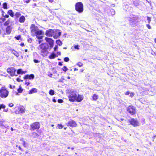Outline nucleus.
Here are the masks:
<instances>
[{
	"mask_svg": "<svg viewBox=\"0 0 156 156\" xmlns=\"http://www.w3.org/2000/svg\"><path fill=\"white\" fill-rule=\"evenodd\" d=\"M17 73L18 74L22 73H24L22 71L21 69H19L17 72Z\"/></svg>",
	"mask_w": 156,
	"mask_h": 156,
	"instance_id": "obj_31",
	"label": "nucleus"
},
{
	"mask_svg": "<svg viewBox=\"0 0 156 156\" xmlns=\"http://www.w3.org/2000/svg\"><path fill=\"white\" fill-rule=\"evenodd\" d=\"M130 94V97L131 98H132L134 95V94L133 92H130V93L129 94Z\"/></svg>",
	"mask_w": 156,
	"mask_h": 156,
	"instance_id": "obj_39",
	"label": "nucleus"
},
{
	"mask_svg": "<svg viewBox=\"0 0 156 156\" xmlns=\"http://www.w3.org/2000/svg\"><path fill=\"white\" fill-rule=\"evenodd\" d=\"M129 123L134 127L139 126H140V123L137 119H131L129 120Z\"/></svg>",
	"mask_w": 156,
	"mask_h": 156,
	"instance_id": "obj_5",
	"label": "nucleus"
},
{
	"mask_svg": "<svg viewBox=\"0 0 156 156\" xmlns=\"http://www.w3.org/2000/svg\"><path fill=\"white\" fill-rule=\"evenodd\" d=\"M16 70L12 67H11L7 69V71L8 73H9L11 76H14Z\"/></svg>",
	"mask_w": 156,
	"mask_h": 156,
	"instance_id": "obj_11",
	"label": "nucleus"
},
{
	"mask_svg": "<svg viewBox=\"0 0 156 156\" xmlns=\"http://www.w3.org/2000/svg\"><path fill=\"white\" fill-rule=\"evenodd\" d=\"M57 127L58 129H62L63 126L61 124H58Z\"/></svg>",
	"mask_w": 156,
	"mask_h": 156,
	"instance_id": "obj_36",
	"label": "nucleus"
},
{
	"mask_svg": "<svg viewBox=\"0 0 156 156\" xmlns=\"http://www.w3.org/2000/svg\"><path fill=\"white\" fill-rule=\"evenodd\" d=\"M25 108L23 107L20 106L17 108L16 109L15 113L16 114L23 113L25 112Z\"/></svg>",
	"mask_w": 156,
	"mask_h": 156,
	"instance_id": "obj_8",
	"label": "nucleus"
},
{
	"mask_svg": "<svg viewBox=\"0 0 156 156\" xmlns=\"http://www.w3.org/2000/svg\"><path fill=\"white\" fill-rule=\"evenodd\" d=\"M17 80L18 82H20V80L19 78H17Z\"/></svg>",
	"mask_w": 156,
	"mask_h": 156,
	"instance_id": "obj_58",
	"label": "nucleus"
},
{
	"mask_svg": "<svg viewBox=\"0 0 156 156\" xmlns=\"http://www.w3.org/2000/svg\"><path fill=\"white\" fill-rule=\"evenodd\" d=\"M57 30L55 34V35L53 37L55 39H57L59 37L61 34V32L59 31V30Z\"/></svg>",
	"mask_w": 156,
	"mask_h": 156,
	"instance_id": "obj_16",
	"label": "nucleus"
},
{
	"mask_svg": "<svg viewBox=\"0 0 156 156\" xmlns=\"http://www.w3.org/2000/svg\"><path fill=\"white\" fill-rule=\"evenodd\" d=\"M76 101L80 102L82 101L83 99V95L78 94L77 95V97L76 98Z\"/></svg>",
	"mask_w": 156,
	"mask_h": 156,
	"instance_id": "obj_14",
	"label": "nucleus"
},
{
	"mask_svg": "<svg viewBox=\"0 0 156 156\" xmlns=\"http://www.w3.org/2000/svg\"><path fill=\"white\" fill-rule=\"evenodd\" d=\"M34 76L33 74H31L30 75H27L24 77V79H29L33 80L34 79Z\"/></svg>",
	"mask_w": 156,
	"mask_h": 156,
	"instance_id": "obj_15",
	"label": "nucleus"
},
{
	"mask_svg": "<svg viewBox=\"0 0 156 156\" xmlns=\"http://www.w3.org/2000/svg\"><path fill=\"white\" fill-rule=\"evenodd\" d=\"M46 41L48 43L51 48H52L53 46L54 41L51 38H49L46 37L45 38Z\"/></svg>",
	"mask_w": 156,
	"mask_h": 156,
	"instance_id": "obj_13",
	"label": "nucleus"
},
{
	"mask_svg": "<svg viewBox=\"0 0 156 156\" xmlns=\"http://www.w3.org/2000/svg\"><path fill=\"white\" fill-rule=\"evenodd\" d=\"M25 20V18L23 16H21L19 19V22L20 23H23Z\"/></svg>",
	"mask_w": 156,
	"mask_h": 156,
	"instance_id": "obj_22",
	"label": "nucleus"
},
{
	"mask_svg": "<svg viewBox=\"0 0 156 156\" xmlns=\"http://www.w3.org/2000/svg\"><path fill=\"white\" fill-rule=\"evenodd\" d=\"M23 145L25 147H27V143H26L25 141H23Z\"/></svg>",
	"mask_w": 156,
	"mask_h": 156,
	"instance_id": "obj_40",
	"label": "nucleus"
},
{
	"mask_svg": "<svg viewBox=\"0 0 156 156\" xmlns=\"http://www.w3.org/2000/svg\"><path fill=\"white\" fill-rule=\"evenodd\" d=\"M8 111V109H5L4 110V111L5 112H7Z\"/></svg>",
	"mask_w": 156,
	"mask_h": 156,
	"instance_id": "obj_55",
	"label": "nucleus"
},
{
	"mask_svg": "<svg viewBox=\"0 0 156 156\" xmlns=\"http://www.w3.org/2000/svg\"><path fill=\"white\" fill-rule=\"evenodd\" d=\"M56 43L59 45H61L62 44V42L60 40H57L56 41Z\"/></svg>",
	"mask_w": 156,
	"mask_h": 156,
	"instance_id": "obj_26",
	"label": "nucleus"
},
{
	"mask_svg": "<svg viewBox=\"0 0 156 156\" xmlns=\"http://www.w3.org/2000/svg\"><path fill=\"white\" fill-rule=\"evenodd\" d=\"M57 31V30L55 29H49L46 31L45 35L49 37H52V36H54L55 35V33Z\"/></svg>",
	"mask_w": 156,
	"mask_h": 156,
	"instance_id": "obj_7",
	"label": "nucleus"
},
{
	"mask_svg": "<svg viewBox=\"0 0 156 156\" xmlns=\"http://www.w3.org/2000/svg\"><path fill=\"white\" fill-rule=\"evenodd\" d=\"M9 92L5 87H2L0 89V97L2 98H5L7 97Z\"/></svg>",
	"mask_w": 156,
	"mask_h": 156,
	"instance_id": "obj_3",
	"label": "nucleus"
},
{
	"mask_svg": "<svg viewBox=\"0 0 156 156\" xmlns=\"http://www.w3.org/2000/svg\"><path fill=\"white\" fill-rule=\"evenodd\" d=\"M50 2H53V0H48Z\"/></svg>",
	"mask_w": 156,
	"mask_h": 156,
	"instance_id": "obj_56",
	"label": "nucleus"
},
{
	"mask_svg": "<svg viewBox=\"0 0 156 156\" xmlns=\"http://www.w3.org/2000/svg\"><path fill=\"white\" fill-rule=\"evenodd\" d=\"M24 2H25V3H29L30 2V0H24Z\"/></svg>",
	"mask_w": 156,
	"mask_h": 156,
	"instance_id": "obj_47",
	"label": "nucleus"
},
{
	"mask_svg": "<svg viewBox=\"0 0 156 156\" xmlns=\"http://www.w3.org/2000/svg\"><path fill=\"white\" fill-rule=\"evenodd\" d=\"M58 65L59 66H62V63L61 62H59L58 63Z\"/></svg>",
	"mask_w": 156,
	"mask_h": 156,
	"instance_id": "obj_53",
	"label": "nucleus"
},
{
	"mask_svg": "<svg viewBox=\"0 0 156 156\" xmlns=\"http://www.w3.org/2000/svg\"><path fill=\"white\" fill-rule=\"evenodd\" d=\"M154 42H155V43H156V38H155L154 39Z\"/></svg>",
	"mask_w": 156,
	"mask_h": 156,
	"instance_id": "obj_64",
	"label": "nucleus"
},
{
	"mask_svg": "<svg viewBox=\"0 0 156 156\" xmlns=\"http://www.w3.org/2000/svg\"><path fill=\"white\" fill-rule=\"evenodd\" d=\"M7 13L12 17H13L14 16V13L12 10H9Z\"/></svg>",
	"mask_w": 156,
	"mask_h": 156,
	"instance_id": "obj_20",
	"label": "nucleus"
},
{
	"mask_svg": "<svg viewBox=\"0 0 156 156\" xmlns=\"http://www.w3.org/2000/svg\"><path fill=\"white\" fill-rule=\"evenodd\" d=\"M30 84V83H29V82H28V83H26V84L27 85V86H28Z\"/></svg>",
	"mask_w": 156,
	"mask_h": 156,
	"instance_id": "obj_54",
	"label": "nucleus"
},
{
	"mask_svg": "<svg viewBox=\"0 0 156 156\" xmlns=\"http://www.w3.org/2000/svg\"><path fill=\"white\" fill-rule=\"evenodd\" d=\"M57 54L58 55H60L61 52H57Z\"/></svg>",
	"mask_w": 156,
	"mask_h": 156,
	"instance_id": "obj_52",
	"label": "nucleus"
},
{
	"mask_svg": "<svg viewBox=\"0 0 156 156\" xmlns=\"http://www.w3.org/2000/svg\"><path fill=\"white\" fill-rule=\"evenodd\" d=\"M130 92L129 91H127L125 93V94L126 95H128L129 94Z\"/></svg>",
	"mask_w": 156,
	"mask_h": 156,
	"instance_id": "obj_44",
	"label": "nucleus"
},
{
	"mask_svg": "<svg viewBox=\"0 0 156 156\" xmlns=\"http://www.w3.org/2000/svg\"><path fill=\"white\" fill-rule=\"evenodd\" d=\"M58 48V47L57 45L55 46V47L54 48V50L55 51H56Z\"/></svg>",
	"mask_w": 156,
	"mask_h": 156,
	"instance_id": "obj_41",
	"label": "nucleus"
},
{
	"mask_svg": "<svg viewBox=\"0 0 156 156\" xmlns=\"http://www.w3.org/2000/svg\"><path fill=\"white\" fill-rule=\"evenodd\" d=\"M130 23L132 25L136 24L137 22V20L136 18H133L130 21Z\"/></svg>",
	"mask_w": 156,
	"mask_h": 156,
	"instance_id": "obj_18",
	"label": "nucleus"
},
{
	"mask_svg": "<svg viewBox=\"0 0 156 156\" xmlns=\"http://www.w3.org/2000/svg\"><path fill=\"white\" fill-rule=\"evenodd\" d=\"M19 148L20 150H21V148L20 147V146H19Z\"/></svg>",
	"mask_w": 156,
	"mask_h": 156,
	"instance_id": "obj_63",
	"label": "nucleus"
},
{
	"mask_svg": "<svg viewBox=\"0 0 156 156\" xmlns=\"http://www.w3.org/2000/svg\"><path fill=\"white\" fill-rule=\"evenodd\" d=\"M37 92V90L35 88H33L29 90V94H31L34 93H36Z\"/></svg>",
	"mask_w": 156,
	"mask_h": 156,
	"instance_id": "obj_17",
	"label": "nucleus"
},
{
	"mask_svg": "<svg viewBox=\"0 0 156 156\" xmlns=\"http://www.w3.org/2000/svg\"><path fill=\"white\" fill-rule=\"evenodd\" d=\"M10 23V20H8L6 21L4 23V25L6 26H8Z\"/></svg>",
	"mask_w": 156,
	"mask_h": 156,
	"instance_id": "obj_27",
	"label": "nucleus"
},
{
	"mask_svg": "<svg viewBox=\"0 0 156 156\" xmlns=\"http://www.w3.org/2000/svg\"><path fill=\"white\" fill-rule=\"evenodd\" d=\"M9 106L10 107H12V106H13V104L12 103H9Z\"/></svg>",
	"mask_w": 156,
	"mask_h": 156,
	"instance_id": "obj_45",
	"label": "nucleus"
},
{
	"mask_svg": "<svg viewBox=\"0 0 156 156\" xmlns=\"http://www.w3.org/2000/svg\"><path fill=\"white\" fill-rule=\"evenodd\" d=\"M31 34L33 36H36L38 39H41L43 37L44 32L42 30H40L38 27L32 24L30 27Z\"/></svg>",
	"mask_w": 156,
	"mask_h": 156,
	"instance_id": "obj_1",
	"label": "nucleus"
},
{
	"mask_svg": "<svg viewBox=\"0 0 156 156\" xmlns=\"http://www.w3.org/2000/svg\"><path fill=\"white\" fill-rule=\"evenodd\" d=\"M98 96L95 94H94L92 96V100L96 101L98 98Z\"/></svg>",
	"mask_w": 156,
	"mask_h": 156,
	"instance_id": "obj_19",
	"label": "nucleus"
},
{
	"mask_svg": "<svg viewBox=\"0 0 156 156\" xmlns=\"http://www.w3.org/2000/svg\"><path fill=\"white\" fill-rule=\"evenodd\" d=\"M80 71H81V72H83V69H81L80 70Z\"/></svg>",
	"mask_w": 156,
	"mask_h": 156,
	"instance_id": "obj_60",
	"label": "nucleus"
},
{
	"mask_svg": "<svg viewBox=\"0 0 156 156\" xmlns=\"http://www.w3.org/2000/svg\"><path fill=\"white\" fill-rule=\"evenodd\" d=\"M34 61L35 63H37L39 62V61L37 60L36 59H34Z\"/></svg>",
	"mask_w": 156,
	"mask_h": 156,
	"instance_id": "obj_48",
	"label": "nucleus"
},
{
	"mask_svg": "<svg viewBox=\"0 0 156 156\" xmlns=\"http://www.w3.org/2000/svg\"><path fill=\"white\" fill-rule=\"evenodd\" d=\"M127 111L131 114L133 115L135 114L136 112V110L135 108L133 106H129L128 107Z\"/></svg>",
	"mask_w": 156,
	"mask_h": 156,
	"instance_id": "obj_9",
	"label": "nucleus"
},
{
	"mask_svg": "<svg viewBox=\"0 0 156 156\" xmlns=\"http://www.w3.org/2000/svg\"><path fill=\"white\" fill-rule=\"evenodd\" d=\"M49 94L51 95H53L55 94L54 91L52 89H50L49 91Z\"/></svg>",
	"mask_w": 156,
	"mask_h": 156,
	"instance_id": "obj_24",
	"label": "nucleus"
},
{
	"mask_svg": "<svg viewBox=\"0 0 156 156\" xmlns=\"http://www.w3.org/2000/svg\"><path fill=\"white\" fill-rule=\"evenodd\" d=\"M62 69L65 72H66L68 70V68L66 66H64L62 68Z\"/></svg>",
	"mask_w": 156,
	"mask_h": 156,
	"instance_id": "obj_28",
	"label": "nucleus"
},
{
	"mask_svg": "<svg viewBox=\"0 0 156 156\" xmlns=\"http://www.w3.org/2000/svg\"><path fill=\"white\" fill-rule=\"evenodd\" d=\"M146 26L149 29H151V27L150 25L147 24Z\"/></svg>",
	"mask_w": 156,
	"mask_h": 156,
	"instance_id": "obj_46",
	"label": "nucleus"
},
{
	"mask_svg": "<svg viewBox=\"0 0 156 156\" xmlns=\"http://www.w3.org/2000/svg\"><path fill=\"white\" fill-rule=\"evenodd\" d=\"M12 53L16 57H18L19 56V55L18 53L15 51H12Z\"/></svg>",
	"mask_w": 156,
	"mask_h": 156,
	"instance_id": "obj_33",
	"label": "nucleus"
},
{
	"mask_svg": "<svg viewBox=\"0 0 156 156\" xmlns=\"http://www.w3.org/2000/svg\"><path fill=\"white\" fill-rule=\"evenodd\" d=\"M78 69H77L76 68H75L74 69V71H77L78 70Z\"/></svg>",
	"mask_w": 156,
	"mask_h": 156,
	"instance_id": "obj_59",
	"label": "nucleus"
},
{
	"mask_svg": "<svg viewBox=\"0 0 156 156\" xmlns=\"http://www.w3.org/2000/svg\"><path fill=\"white\" fill-rule=\"evenodd\" d=\"M14 87V86H12L11 85H9V88L11 89H13Z\"/></svg>",
	"mask_w": 156,
	"mask_h": 156,
	"instance_id": "obj_49",
	"label": "nucleus"
},
{
	"mask_svg": "<svg viewBox=\"0 0 156 156\" xmlns=\"http://www.w3.org/2000/svg\"><path fill=\"white\" fill-rule=\"evenodd\" d=\"M69 60V59L68 57H65L64 58V61L66 62H68Z\"/></svg>",
	"mask_w": 156,
	"mask_h": 156,
	"instance_id": "obj_37",
	"label": "nucleus"
},
{
	"mask_svg": "<svg viewBox=\"0 0 156 156\" xmlns=\"http://www.w3.org/2000/svg\"><path fill=\"white\" fill-rule=\"evenodd\" d=\"M58 101L59 103H62L63 102V100L61 99H59L58 100Z\"/></svg>",
	"mask_w": 156,
	"mask_h": 156,
	"instance_id": "obj_42",
	"label": "nucleus"
},
{
	"mask_svg": "<svg viewBox=\"0 0 156 156\" xmlns=\"http://www.w3.org/2000/svg\"><path fill=\"white\" fill-rule=\"evenodd\" d=\"M5 20V18H0V23H2L4 22Z\"/></svg>",
	"mask_w": 156,
	"mask_h": 156,
	"instance_id": "obj_34",
	"label": "nucleus"
},
{
	"mask_svg": "<svg viewBox=\"0 0 156 156\" xmlns=\"http://www.w3.org/2000/svg\"><path fill=\"white\" fill-rule=\"evenodd\" d=\"M76 94L74 92H71L69 93L68 95V98L69 100L72 102L76 101Z\"/></svg>",
	"mask_w": 156,
	"mask_h": 156,
	"instance_id": "obj_6",
	"label": "nucleus"
},
{
	"mask_svg": "<svg viewBox=\"0 0 156 156\" xmlns=\"http://www.w3.org/2000/svg\"><path fill=\"white\" fill-rule=\"evenodd\" d=\"M76 65L79 67H81L83 66V64L81 62H79L76 64Z\"/></svg>",
	"mask_w": 156,
	"mask_h": 156,
	"instance_id": "obj_32",
	"label": "nucleus"
},
{
	"mask_svg": "<svg viewBox=\"0 0 156 156\" xmlns=\"http://www.w3.org/2000/svg\"><path fill=\"white\" fill-rule=\"evenodd\" d=\"M41 42V40H39L38 41V42H39V44Z\"/></svg>",
	"mask_w": 156,
	"mask_h": 156,
	"instance_id": "obj_61",
	"label": "nucleus"
},
{
	"mask_svg": "<svg viewBox=\"0 0 156 156\" xmlns=\"http://www.w3.org/2000/svg\"><path fill=\"white\" fill-rule=\"evenodd\" d=\"M67 125L68 126H69L72 127H75L77 126V124L76 122L72 120L69 121Z\"/></svg>",
	"mask_w": 156,
	"mask_h": 156,
	"instance_id": "obj_10",
	"label": "nucleus"
},
{
	"mask_svg": "<svg viewBox=\"0 0 156 156\" xmlns=\"http://www.w3.org/2000/svg\"><path fill=\"white\" fill-rule=\"evenodd\" d=\"M37 49L40 51L41 55L44 57H46L49 53L48 47L45 44L42 43L37 47Z\"/></svg>",
	"mask_w": 156,
	"mask_h": 156,
	"instance_id": "obj_2",
	"label": "nucleus"
},
{
	"mask_svg": "<svg viewBox=\"0 0 156 156\" xmlns=\"http://www.w3.org/2000/svg\"><path fill=\"white\" fill-rule=\"evenodd\" d=\"M11 31V28L10 26L7 27L6 29V32L7 34H10Z\"/></svg>",
	"mask_w": 156,
	"mask_h": 156,
	"instance_id": "obj_23",
	"label": "nucleus"
},
{
	"mask_svg": "<svg viewBox=\"0 0 156 156\" xmlns=\"http://www.w3.org/2000/svg\"><path fill=\"white\" fill-rule=\"evenodd\" d=\"M52 74H51V73H50V74H49L48 75L50 77H52Z\"/></svg>",
	"mask_w": 156,
	"mask_h": 156,
	"instance_id": "obj_57",
	"label": "nucleus"
},
{
	"mask_svg": "<svg viewBox=\"0 0 156 156\" xmlns=\"http://www.w3.org/2000/svg\"><path fill=\"white\" fill-rule=\"evenodd\" d=\"M147 20L148 21V22L150 23L151 21V18L150 17H148L147 19Z\"/></svg>",
	"mask_w": 156,
	"mask_h": 156,
	"instance_id": "obj_43",
	"label": "nucleus"
},
{
	"mask_svg": "<svg viewBox=\"0 0 156 156\" xmlns=\"http://www.w3.org/2000/svg\"><path fill=\"white\" fill-rule=\"evenodd\" d=\"M5 107V106L3 104L0 105V110L2 108H4Z\"/></svg>",
	"mask_w": 156,
	"mask_h": 156,
	"instance_id": "obj_35",
	"label": "nucleus"
},
{
	"mask_svg": "<svg viewBox=\"0 0 156 156\" xmlns=\"http://www.w3.org/2000/svg\"><path fill=\"white\" fill-rule=\"evenodd\" d=\"M31 127L33 130L38 129L40 127V125L38 122H35L31 124Z\"/></svg>",
	"mask_w": 156,
	"mask_h": 156,
	"instance_id": "obj_12",
	"label": "nucleus"
},
{
	"mask_svg": "<svg viewBox=\"0 0 156 156\" xmlns=\"http://www.w3.org/2000/svg\"><path fill=\"white\" fill-rule=\"evenodd\" d=\"M53 101L55 103L56 102V100L55 99V98L54 97L53 99Z\"/></svg>",
	"mask_w": 156,
	"mask_h": 156,
	"instance_id": "obj_50",
	"label": "nucleus"
},
{
	"mask_svg": "<svg viewBox=\"0 0 156 156\" xmlns=\"http://www.w3.org/2000/svg\"><path fill=\"white\" fill-rule=\"evenodd\" d=\"M3 8L5 9H7V4L6 2L2 4Z\"/></svg>",
	"mask_w": 156,
	"mask_h": 156,
	"instance_id": "obj_25",
	"label": "nucleus"
},
{
	"mask_svg": "<svg viewBox=\"0 0 156 156\" xmlns=\"http://www.w3.org/2000/svg\"><path fill=\"white\" fill-rule=\"evenodd\" d=\"M79 46L78 45H75L74 46V48L75 49L77 50H79L80 49L79 48Z\"/></svg>",
	"mask_w": 156,
	"mask_h": 156,
	"instance_id": "obj_38",
	"label": "nucleus"
},
{
	"mask_svg": "<svg viewBox=\"0 0 156 156\" xmlns=\"http://www.w3.org/2000/svg\"><path fill=\"white\" fill-rule=\"evenodd\" d=\"M23 90V89H22V87L20 86L19 87V88L17 89V91L19 93H21Z\"/></svg>",
	"mask_w": 156,
	"mask_h": 156,
	"instance_id": "obj_29",
	"label": "nucleus"
},
{
	"mask_svg": "<svg viewBox=\"0 0 156 156\" xmlns=\"http://www.w3.org/2000/svg\"><path fill=\"white\" fill-rule=\"evenodd\" d=\"M75 9L80 13H82L83 11V5L81 2H78L75 5Z\"/></svg>",
	"mask_w": 156,
	"mask_h": 156,
	"instance_id": "obj_4",
	"label": "nucleus"
},
{
	"mask_svg": "<svg viewBox=\"0 0 156 156\" xmlns=\"http://www.w3.org/2000/svg\"><path fill=\"white\" fill-rule=\"evenodd\" d=\"M21 15V14L18 12H17L15 14V16L17 17L18 18Z\"/></svg>",
	"mask_w": 156,
	"mask_h": 156,
	"instance_id": "obj_30",
	"label": "nucleus"
},
{
	"mask_svg": "<svg viewBox=\"0 0 156 156\" xmlns=\"http://www.w3.org/2000/svg\"><path fill=\"white\" fill-rule=\"evenodd\" d=\"M11 130L12 131H13V128H11Z\"/></svg>",
	"mask_w": 156,
	"mask_h": 156,
	"instance_id": "obj_62",
	"label": "nucleus"
},
{
	"mask_svg": "<svg viewBox=\"0 0 156 156\" xmlns=\"http://www.w3.org/2000/svg\"><path fill=\"white\" fill-rule=\"evenodd\" d=\"M4 17L5 18H8L9 17V16L8 15H5V16H4Z\"/></svg>",
	"mask_w": 156,
	"mask_h": 156,
	"instance_id": "obj_51",
	"label": "nucleus"
},
{
	"mask_svg": "<svg viewBox=\"0 0 156 156\" xmlns=\"http://www.w3.org/2000/svg\"><path fill=\"white\" fill-rule=\"evenodd\" d=\"M56 57V55H55L54 53H52L49 56V58L50 59H54Z\"/></svg>",
	"mask_w": 156,
	"mask_h": 156,
	"instance_id": "obj_21",
	"label": "nucleus"
}]
</instances>
